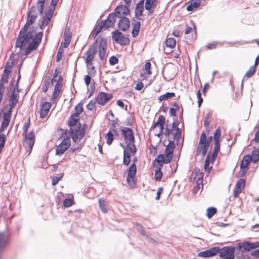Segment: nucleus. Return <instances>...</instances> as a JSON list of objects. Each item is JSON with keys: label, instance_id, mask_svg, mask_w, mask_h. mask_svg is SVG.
Wrapping results in <instances>:
<instances>
[{"label": "nucleus", "instance_id": "1", "mask_svg": "<svg viewBox=\"0 0 259 259\" xmlns=\"http://www.w3.org/2000/svg\"><path fill=\"white\" fill-rule=\"evenodd\" d=\"M107 49V40L104 38L100 37L97 38L95 42L90 46L82 58L85 61L86 65L93 64L95 56L98 51L99 57L100 60H104L105 58Z\"/></svg>", "mask_w": 259, "mask_h": 259}, {"label": "nucleus", "instance_id": "2", "mask_svg": "<svg viewBox=\"0 0 259 259\" xmlns=\"http://www.w3.org/2000/svg\"><path fill=\"white\" fill-rule=\"evenodd\" d=\"M19 100V90L18 86L14 87L11 91L9 99L8 107L9 109L3 113V121L0 127V132H4L8 126L12 116V110L15 107Z\"/></svg>", "mask_w": 259, "mask_h": 259}, {"label": "nucleus", "instance_id": "3", "mask_svg": "<svg viewBox=\"0 0 259 259\" xmlns=\"http://www.w3.org/2000/svg\"><path fill=\"white\" fill-rule=\"evenodd\" d=\"M46 0H38L36 6H32L28 9L26 23L28 25H32L37 17L38 12L42 14Z\"/></svg>", "mask_w": 259, "mask_h": 259}, {"label": "nucleus", "instance_id": "4", "mask_svg": "<svg viewBox=\"0 0 259 259\" xmlns=\"http://www.w3.org/2000/svg\"><path fill=\"white\" fill-rule=\"evenodd\" d=\"M30 25L26 24L20 31L18 36L16 39L15 47L16 49L23 47L28 43V40L33 37V31L29 30L28 31V27Z\"/></svg>", "mask_w": 259, "mask_h": 259}, {"label": "nucleus", "instance_id": "5", "mask_svg": "<svg viewBox=\"0 0 259 259\" xmlns=\"http://www.w3.org/2000/svg\"><path fill=\"white\" fill-rule=\"evenodd\" d=\"M42 36V32L37 33L34 36L33 35L32 38L28 40V43H27L25 46L19 48L18 53H20L22 50H25L24 53V55H28L31 52L35 50L37 48L41 41Z\"/></svg>", "mask_w": 259, "mask_h": 259}, {"label": "nucleus", "instance_id": "6", "mask_svg": "<svg viewBox=\"0 0 259 259\" xmlns=\"http://www.w3.org/2000/svg\"><path fill=\"white\" fill-rule=\"evenodd\" d=\"M30 125V119L26 122L23 127V136H24V145L27 151L31 152L35 142V135L33 130L30 131L28 133V130Z\"/></svg>", "mask_w": 259, "mask_h": 259}, {"label": "nucleus", "instance_id": "7", "mask_svg": "<svg viewBox=\"0 0 259 259\" xmlns=\"http://www.w3.org/2000/svg\"><path fill=\"white\" fill-rule=\"evenodd\" d=\"M235 248L232 246H225L220 248L219 252L222 259H234Z\"/></svg>", "mask_w": 259, "mask_h": 259}, {"label": "nucleus", "instance_id": "8", "mask_svg": "<svg viewBox=\"0 0 259 259\" xmlns=\"http://www.w3.org/2000/svg\"><path fill=\"white\" fill-rule=\"evenodd\" d=\"M69 135L74 142H78L84 137V132L80 130V125L77 126L74 128H70Z\"/></svg>", "mask_w": 259, "mask_h": 259}, {"label": "nucleus", "instance_id": "9", "mask_svg": "<svg viewBox=\"0 0 259 259\" xmlns=\"http://www.w3.org/2000/svg\"><path fill=\"white\" fill-rule=\"evenodd\" d=\"M112 38L115 42L121 45H126L129 42L128 38L124 36L123 34L117 29L112 32Z\"/></svg>", "mask_w": 259, "mask_h": 259}, {"label": "nucleus", "instance_id": "10", "mask_svg": "<svg viewBox=\"0 0 259 259\" xmlns=\"http://www.w3.org/2000/svg\"><path fill=\"white\" fill-rule=\"evenodd\" d=\"M165 118L164 116L160 115L157 119V120L154 123L153 128L155 130L156 133V136L159 137L163 133L164 127L163 125L165 123Z\"/></svg>", "mask_w": 259, "mask_h": 259}, {"label": "nucleus", "instance_id": "11", "mask_svg": "<svg viewBox=\"0 0 259 259\" xmlns=\"http://www.w3.org/2000/svg\"><path fill=\"white\" fill-rule=\"evenodd\" d=\"M137 173V167L136 163L134 162L129 167L128 169V174L126 177V181L130 186H134L135 185V182L134 181V178Z\"/></svg>", "mask_w": 259, "mask_h": 259}, {"label": "nucleus", "instance_id": "12", "mask_svg": "<svg viewBox=\"0 0 259 259\" xmlns=\"http://www.w3.org/2000/svg\"><path fill=\"white\" fill-rule=\"evenodd\" d=\"M128 7V6L124 5L118 6L115 9L114 12L111 14H115L116 19L125 17V16L128 15L130 13Z\"/></svg>", "mask_w": 259, "mask_h": 259}, {"label": "nucleus", "instance_id": "13", "mask_svg": "<svg viewBox=\"0 0 259 259\" xmlns=\"http://www.w3.org/2000/svg\"><path fill=\"white\" fill-rule=\"evenodd\" d=\"M259 246V243H252L249 242H245L243 243H238L237 244V248L241 252H246L249 251L251 249H254Z\"/></svg>", "mask_w": 259, "mask_h": 259}, {"label": "nucleus", "instance_id": "14", "mask_svg": "<svg viewBox=\"0 0 259 259\" xmlns=\"http://www.w3.org/2000/svg\"><path fill=\"white\" fill-rule=\"evenodd\" d=\"M121 133L126 143L135 142L134 132L132 128L123 127L121 129Z\"/></svg>", "mask_w": 259, "mask_h": 259}, {"label": "nucleus", "instance_id": "15", "mask_svg": "<svg viewBox=\"0 0 259 259\" xmlns=\"http://www.w3.org/2000/svg\"><path fill=\"white\" fill-rule=\"evenodd\" d=\"M70 146V139L65 138L63 141L57 146L56 148V154L62 155Z\"/></svg>", "mask_w": 259, "mask_h": 259}, {"label": "nucleus", "instance_id": "16", "mask_svg": "<svg viewBox=\"0 0 259 259\" xmlns=\"http://www.w3.org/2000/svg\"><path fill=\"white\" fill-rule=\"evenodd\" d=\"M219 247H213L206 250L199 252L198 253V256L203 257H209L214 256L219 253Z\"/></svg>", "mask_w": 259, "mask_h": 259}, {"label": "nucleus", "instance_id": "17", "mask_svg": "<svg viewBox=\"0 0 259 259\" xmlns=\"http://www.w3.org/2000/svg\"><path fill=\"white\" fill-rule=\"evenodd\" d=\"M113 98V95L109 93L105 92H101L98 95L96 98L97 102L101 105H104L107 102L110 101Z\"/></svg>", "mask_w": 259, "mask_h": 259}, {"label": "nucleus", "instance_id": "18", "mask_svg": "<svg viewBox=\"0 0 259 259\" xmlns=\"http://www.w3.org/2000/svg\"><path fill=\"white\" fill-rule=\"evenodd\" d=\"M10 240L9 236L4 233H0V259H1L2 254L9 243Z\"/></svg>", "mask_w": 259, "mask_h": 259}, {"label": "nucleus", "instance_id": "19", "mask_svg": "<svg viewBox=\"0 0 259 259\" xmlns=\"http://www.w3.org/2000/svg\"><path fill=\"white\" fill-rule=\"evenodd\" d=\"M116 21L115 15L113 14H110L108 16L107 19L105 20H101V22H103L104 25V29H107L109 28L114 26L115 23Z\"/></svg>", "mask_w": 259, "mask_h": 259}, {"label": "nucleus", "instance_id": "20", "mask_svg": "<svg viewBox=\"0 0 259 259\" xmlns=\"http://www.w3.org/2000/svg\"><path fill=\"white\" fill-rule=\"evenodd\" d=\"M245 185V180L243 179H239L233 190V196L234 197H237L238 194L244 188Z\"/></svg>", "mask_w": 259, "mask_h": 259}, {"label": "nucleus", "instance_id": "21", "mask_svg": "<svg viewBox=\"0 0 259 259\" xmlns=\"http://www.w3.org/2000/svg\"><path fill=\"white\" fill-rule=\"evenodd\" d=\"M130 21L126 17H122L118 23V27L119 29L123 31H126L130 27Z\"/></svg>", "mask_w": 259, "mask_h": 259}, {"label": "nucleus", "instance_id": "22", "mask_svg": "<svg viewBox=\"0 0 259 259\" xmlns=\"http://www.w3.org/2000/svg\"><path fill=\"white\" fill-rule=\"evenodd\" d=\"M53 13L51 10L47 11L45 13V16L42 17V21L40 25V28L43 29L45 26L48 25L52 18Z\"/></svg>", "mask_w": 259, "mask_h": 259}, {"label": "nucleus", "instance_id": "23", "mask_svg": "<svg viewBox=\"0 0 259 259\" xmlns=\"http://www.w3.org/2000/svg\"><path fill=\"white\" fill-rule=\"evenodd\" d=\"M156 0H146L145 3V8L148 11V15H150L153 12L156 7Z\"/></svg>", "mask_w": 259, "mask_h": 259}, {"label": "nucleus", "instance_id": "24", "mask_svg": "<svg viewBox=\"0 0 259 259\" xmlns=\"http://www.w3.org/2000/svg\"><path fill=\"white\" fill-rule=\"evenodd\" d=\"M172 159L171 156H165L163 154H159L155 159L154 161L157 162L160 165H162L163 163H168Z\"/></svg>", "mask_w": 259, "mask_h": 259}, {"label": "nucleus", "instance_id": "25", "mask_svg": "<svg viewBox=\"0 0 259 259\" xmlns=\"http://www.w3.org/2000/svg\"><path fill=\"white\" fill-rule=\"evenodd\" d=\"M208 145L207 143L206 144H200L199 143L197 149H196V155L202 154L203 156H204L208 151Z\"/></svg>", "mask_w": 259, "mask_h": 259}, {"label": "nucleus", "instance_id": "26", "mask_svg": "<svg viewBox=\"0 0 259 259\" xmlns=\"http://www.w3.org/2000/svg\"><path fill=\"white\" fill-rule=\"evenodd\" d=\"M203 174L200 172V169L198 168H195L194 171L192 174L191 180L193 179L194 181H200V183H202Z\"/></svg>", "mask_w": 259, "mask_h": 259}, {"label": "nucleus", "instance_id": "27", "mask_svg": "<svg viewBox=\"0 0 259 259\" xmlns=\"http://www.w3.org/2000/svg\"><path fill=\"white\" fill-rule=\"evenodd\" d=\"M51 107V105L49 102H45L42 104L40 112V117L41 118H44L46 116Z\"/></svg>", "mask_w": 259, "mask_h": 259}, {"label": "nucleus", "instance_id": "28", "mask_svg": "<svg viewBox=\"0 0 259 259\" xmlns=\"http://www.w3.org/2000/svg\"><path fill=\"white\" fill-rule=\"evenodd\" d=\"M144 0H140L136 5L135 9V16L137 18L143 15L144 11Z\"/></svg>", "mask_w": 259, "mask_h": 259}, {"label": "nucleus", "instance_id": "29", "mask_svg": "<svg viewBox=\"0 0 259 259\" xmlns=\"http://www.w3.org/2000/svg\"><path fill=\"white\" fill-rule=\"evenodd\" d=\"M56 72H57V70H55V73H54L53 77L51 80L49 79L48 80H45L44 81V86H43L42 89V91L44 92H45V93L46 92L48 91L50 85L51 84H53L54 81H56L57 80L56 78L57 77V73H56Z\"/></svg>", "mask_w": 259, "mask_h": 259}, {"label": "nucleus", "instance_id": "30", "mask_svg": "<svg viewBox=\"0 0 259 259\" xmlns=\"http://www.w3.org/2000/svg\"><path fill=\"white\" fill-rule=\"evenodd\" d=\"M200 4L201 0H191L188 3V5L187 6L186 9L188 11H192L194 9L199 7Z\"/></svg>", "mask_w": 259, "mask_h": 259}, {"label": "nucleus", "instance_id": "31", "mask_svg": "<svg viewBox=\"0 0 259 259\" xmlns=\"http://www.w3.org/2000/svg\"><path fill=\"white\" fill-rule=\"evenodd\" d=\"M251 155L249 154L244 156L240 163V168H248V165L251 161Z\"/></svg>", "mask_w": 259, "mask_h": 259}, {"label": "nucleus", "instance_id": "32", "mask_svg": "<svg viewBox=\"0 0 259 259\" xmlns=\"http://www.w3.org/2000/svg\"><path fill=\"white\" fill-rule=\"evenodd\" d=\"M126 148L124 150V153L134 154L137 151L135 142H127Z\"/></svg>", "mask_w": 259, "mask_h": 259}, {"label": "nucleus", "instance_id": "33", "mask_svg": "<svg viewBox=\"0 0 259 259\" xmlns=\"http://www.w3.org/2000/svg\"><path fill=\"white\" fill-rule=\"evenodd\" d=\"M62 87V83H60L58 80L57 82L56 83L55 85L54 91L53 92L51 100L52 102L54 101L58 96L60 93V90Z\"/></svg>", "mask_w": 259, "mask_h": 259}, {"label": "nucleus", "instance_id": "34", "mask_svg": "<svg viewBox=\"0 0 259 259\" xmlns=\"http://www.w3.org/2000/svg\"><path fill=\"white\" fill-rule=\"evenodd\" d=\"M104 24L101 21L98 24L97 26L94 28L92 31L91 35L93 37L95 38L101 32L103 28H104Z\"/></svg>", "mask_w": 259, "mask_h": 259}, {"label": "nucleus", "instance_id": "35", "mask_svg": "<svg viewBox=\"0 0 259 259\" xmlns=\"http://www.w3.org/2000/svg\"><path fill=\"white\" fill-rule=\"evenodd\" d=\"M175 148V142L173 141H170L168 143V145L166 147V148L165 149V156H170V154L173 153Z\"/></svg>", "mask_w": 259, "mask_h": 259}, {"label": "nucleus", "instance_id": "36", "mask_svg": "<svg viewBox=\"0 0 259 259\" xmlns=\"http://www.w3.org/2000/svg\"><path fill=\"white\" fill-rule=\"evenodd\" d=\"M78 117H75V116L74 115H71L68 120V124L70 128H74L76 127L75 125L78 123Z\"/></svg>", "mask_w": 259, "mask_h": 259}, {"label": "nucleus", "instance_id": "37", "mask_svg": "<svg viewBox=\"0 0 259 259\" xmlns=\"http://www.w3.org/2000/svg\"><path fill=\"white\" fill-rule=\"evenodd\" d=\"M140 26L141 23L140 21L136 22L134 23L132 31V34L134 37H136L138 35L140 31Z\"/></svg>", "mask_w": 259, "mask_h": 259}, {"label": "nucleus", "instance_id": "38", "mask_svg": "<svg viewBox=\"0 0 259 259\" xmlns=\"http://www.w3.org/2000/svg\"><path fill=\"white\" fill-rule=\"evenodd\" d=\"M251 161L256 163L259 160V149L254 148L251 153Z\"/></svg>", "mask_w": 259, "mask_h": 259}, {"label": "nucleus", "instance_id": "39", "mask_svg": "<svg viewBox=\"0 0 259 259\" xmlns=\"http://www.w3.org/2000/svg\"><path fill=\"white\" fill-rule=\"evenodd\" d=\"M174 97H175V94L174 93L167 92L165 94L161 95L159 97V100L160 101V102H161L162 101L168 100Z\"/></svg>", "mask_w": 259, "mask_h": 259}, {"label": "nucleus", "instance_id": "40", "mask_svg": "<svg viewBox=\"0 0 259 259\" xmlns=\"http://www.w3.org/2000/svg\"><path fill=\"white\" fill-rule=\"evenodd\" d=\"M104 200L102 198L99 199L98 200L99 205L100 209L103 213H107L108 212L109 210L104 204Z\"/></svg>", "mask_w": 259, "mask_h": 259}, {"label": "nucleus", "instance_id": "41", "mask_svg": "<svg viewBox=\"0 0 259 259\" xmlns=\"http://www.w3.org/2000/svg\"><path fill=\"white\" fill-rule=\"evenodd\" d=\"M173 107H171L169 109V113L170 115L172 116H176V113L177 111L179 110L180 107L177 104L176 102H175L173 105Z\"/></svg>", "mask_w": 259, "mask_h": 259}, {"label": "nucleus", "instance_id": "42", "mask_svg": "<svg viewBox=\"0 0 259 259\" xmlns=\"http://www.w3.org/2000/svg\"><path fill=\"white\" fill-rule=\"evenodd\" d=\"M83 107L81 103L78 104L75 107V113L72 114L75 117H78L79 115L82 112Z\"/></svg>", "mask_w": 259, "mask_h": 259}, {"label": "nucleus", "instance_id": "43", "mask_svg": "<svg viewBox=\"0 0 259 259\" xmlns=\"http://www.w3.org/2000/svg\"><path fill=\"white\" fill-rule=\"evenodd\" d=\"M63 173L57 174L56 176H54L52 178V184L53 186L56 185L59 181L62 178Z\"/></svg>", "mask_w": 259, "mask_h": 259}, {"label": "nucleus", "instance_id": "44", "mask_svg": "<svg viewBox=\"0 0 259 259\" xmlns=\"http://www.w3.org/2000/svg\"><path fill=\"white\" fill-rule=\"evenodd\" d=\"M217 209L213 207H208L207 209V217L208 218H211L217 212Z\"/></svg>", "mask_w": 259, "mask_h": 259}, {"label": "nucleus", "instance_id": "45", "mask_svg": "<svg viewBox=\"0 0 259 259\" xmlns=\"http://www.w3.org/2000/svg\"><path fill=\"white\" fill-rule=\"evenodd\" d=\"M166 47L171 49L174 48L176 46V40L173 38H168L165 41Z\"/></svg>", "mask_w": 259, "mask_h": 259}, {"label": "nucleus", "instance_id": "46", "mask_svg": "<svg viewBox=\"0 0 259 259\" xmlns=\"http://www.w3.org/2000/svg\"><path fill=\"white\" fill-rule=\"evenodd\" d=\"M106 143L110 145L113 141L114 135L110 131L108 132L106 135Z\"/></svg>", "mask_w": 259, "mask_h": 259}, {"label": "nucleus", "instance_id": "47", "mask_svg": "<svg viewBox=\"0 0 259 259\" xmlns=\"http://www.w3.org/2000/svg\"><path fill=\"white\" fill-rule=\"evenodd\" d=\"M87 70H88V75H89L90 76H94L95 75L96 71L95 70V67L92 65H87Z\"/></svg>", "mask_w": 259, "mask_h": 259}, {"label": "nucleus", "instance_id": "48", "mask_svg": "<svg viewBox=\"0 0 259 259\" xmlns=\"http://www.w3.org/2000/svg\"><path fill=\"white\" fill-rule=\"evenodd\" d=\"M64 42L63 44V47L65 48H66L69 45L70 39H71V36L68 34L66 31H65L64 34Z\"/></svg>", "mask_w": 259, "mask_h": 259}, {"label": "nucleus", "instance_id": "49", "mask_svg": "<svg viewBox=\"0 0 259 259\" xmlns=\"http://www.w3.org/2000/svg\"><path fill=\"white\" fill-rule=\"evenodd\" d=\"M131 160V155L123 152V163L125 165H129Z\"/></svg>", "mask_w": 259, "mask_h": 259}, {"label": "nucleus", "instance_id": "50", "mask_svg": "<svg viewBox=\"0 0 259 259\" xmlns=\"http://www.w3.org/2000/svg\"><path fill=\"white\" fill-rule=\"evenodd\" d=\"M255 72V66L254 65L251 66L246 72L245 76L248 78L251 77Z\"/></svg>", "mask_w": 259, "mask_h": 259}, {"label": "nucleus", "instance_id": "51", "mask_svg": "<svg viewBox=\"0 0 259 259\" xmlns=\"http://www.w3.org/2000/svg\"><path fill=\"white\" fill-rule=\"evenodd\" d=\"M14 65V62L13 60L11 61L7 62L5 67L4 71L8 73H10L11 72V69Z\"/></svg>", "mask_w": 259, "mask_h": 259}, {"label": "nucleus", "instance_id": "52", "mask_svg": "<svg viewBox=\"0 0 259 259\" xmlns=\"http://www.w3.org/2000/svg\"><path fill=\"white\" fill-rule=\"evenodd\" d=\"M210 162V157L209 154L206 156L205 162H204V169L205 170H208L209 171L212 167H209V163Z\"/></svg>", "mask_w": 259, "mask_h": 259}, {"label": "nucleus", "instance_id": "53", "mask_svg": "<svg viewBox=\"0 0 259 259\" xmlns=\"http://www.w3.org/2000/svg\"><path fill=\"white\" fill-rule=\"evenodd\" d=\"M221 135V130L220 127H218L217 130L215 131L214 135H213V139H214V142H220L219 138Z\"/></svg>", "mask_w": 259, "mask_h": 259}, {"label": "nucleus", "instance_id": "54", "mask_svg": "<svg viewBox=\"0 0 259 259\" xmlns=\"http://www.w3.org/2000/svg\"><path fill=\"white\" fill-rule=\"evenodd\" d=\"M212 115V113L211 112H209L207 113V114L205 116V119L204 121V126H207L209 125L211 119L210 117Z\"/></svg>", "mask_w": 259, "mask_h": 259}, {"label": "nucleus", "instance_id": "55", "mask_svg": "<svg viewBox=\"0 0 259 259\" xmlns=\"http://www.w3.org/2000/svg\"><path fill=\"white\" fill-rule=\"evenodd\" d=\"M6 141V136L4 134L0 133V153H1L3 147L5 146Z\"/></svg>", "mask_w": 259, "mask_h": 259}, {"label": "nucleus", "instance_id": "56", "mask_svg": "<svg viewBox=\"0 0 259 259\" xmlns=\"http://www.w3.org/2000/svg\"><path fill=\"white\" fill-rule=\"evenodd\" d=\"M181 138V130L180 128H176V132L174 134V138L177 142L179 141V140Z\"/></svg>", "mask_w": 259, "mask_h": 259}, {"label": "nucleus", "instance_id": "57", "mask_svg": "<svg viewBox=\"0 0 259 259\" xmlns=\"http://www.w3.org/2000/svg\"><path fill=\"white\" fill-rule=\"evenodd\" d=\"M9 73L4 71L0 82L5 83L8 82Z\"/></svg>", "mask_w": 259, "mask_h": 259}, {"label": "nucleus", "instance_id": "58", "mask_svg": "<svg viewBox=\"0 0 259 259\" xmlns=\"http://www.w3.org/2000/svg\"><path fill=\"white\" fill-rule=\"evenodd\" d=\"M136 229L140 232V233L142 235H145V231L144 229L143 226L139 223L136 224Z\"/></svg>", "mask_w": 259, "mask_h": 259}, {"label": "nucleus", "instance_id": "59", "mask_svg": "<svg viewBox=\"0 0 259 259\" xmlns=\"http://www.w3.org/2000/svg\"><path fill=\"white\" fill-rule=\"evenodd\" d=\"M88 90H90V94L88 96V98H90L94 93L95 90V81L93 80V82H92L91 84L90 85L89 88H88Z\"/></svg>", "mask_w": 259, "mask_h": 259}, {"label": "nucleus", "instance_id": "60", "mask_svg": "<svg viewBox=\"0 0 259 259\" xmlns=\"http://www.w3.org/2000/svg\"><path fill=\"white\" fill-rule=\"evenodd\" d=\"M162 177V172L160 168H158L155 172V179L156 180H159Z\"/></svg>", "mask_w": 259, "mask_h": 259}, {"label": "nucleus", "instance_id": "61", "mask_svg": "<svg viewBox=\"0 0 259 259\" xmlns=\"http://www.w3.org/2000/svg\"><path fill=\"white\" fill-rule=\"evenodd\" d=\"M97 100H91L87 105V108L89 110H92L95 107Z\"/></svg>", "mask_w": 259, "mask_h": 259}, {"label": "nucleus", "instance_id": "62", "mask_svg": "<svg viewBox=\"0 0 259 259\" xmlns=\"http://www.w3.org/2000/svg\"><path fill=\"white\" fill-rule=\"evenodd\" d=\"M84 80L85 84L87 87H89V85H90L92 82H93V81H92L91 77L89 75H85L84 77Z\"/></svg>", "mask_w": 259, "mask_h": 259}, {"label": "nucleus", "instance_id": "63", "mask_svg": "<svg viewBox=\"0 0 259 259\" xmlns=\"http://www.w3.org/2000/svg\"><path fill=\"white\" fill-rule=\"evenodd\" d=\"M109 62L110 65H114L118 63V60L115 56H112L110 57Z\"/></svg>", "mask_w": 259, "mask_h": 259}, {"label": "nucleus", "instance_id": "64", "mask_svg": "<svg viewBox=\"0 0 259 259\" xmlns=\"http://www.w3.org/2000/svg\"><path fill=\"white\" fill-rule=\"evenodd\" d=\"M72 204V201L70 199L66 198L63 201V206L65 207H69Z\"/></svg>", "mask_w": 259, "mask_h": 259}]
</instances>
